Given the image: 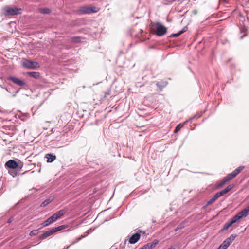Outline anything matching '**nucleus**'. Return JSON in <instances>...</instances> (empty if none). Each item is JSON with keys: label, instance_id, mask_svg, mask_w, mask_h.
<instances>
[{"label": "nucleus", "instance_id": "nucleus-1", "mask_svg": "<svg viewBox=\"0 0 249 249\" xmlns=\"http://www.w3.org/2000/svg\"><path fill=\"white\" fill-rule=\"evenodd\" d=\"M99 9L95 6H82L78 8L77 10L78 13L80 15L90 14L91 13H96L98 12Z\"/></svg>", "mask_w": 249, "mask_h": 249}, {"label": "nucleus", "instance_id": "nucleus-2", "mask_svg": "<svg viewBox=\"0 0 249 249\" xmlns=\"http://www.w3.org/2000/svg\"><path fill=\"white\" fill-rule=\"evenodd\" d=\"M20 11H21V8L7 6L5 8L4 15L6 16L17 15L20 13Z\"/></svg>", "mask_w": 249, "mask_h": 249}, {"label": "nucleus", "instance_id": "nucleus-3", "mask_svg": "<svg viewBox=\"0 0 249 249\" xmlns=\"http://www.w3.org/2000/svg\"><path fill=\"white\" fill-rule=\"evenodd\" d=\"M156 34L157 36H161L167 33V28L160 22L156 23Z\"/></svg>", "mask_w": 249, "mask_h": 249}, {"label": "nucleus", "instance_id": "nucleus-4", "mask_svg": "<svg viewBox=\"0 0 249 249\" xmlns=\"http://www.w3.org/2000/svg\"><path fill=\"white\" fill-rule=\"evenodd\" d=\"M22 66L27 69H35L39 67L38 62L29 60H25L22 63Z\"/></svg>", "mask_w": 249, "mask_h": 249}, {"label": "nucleus", "instance_id": "nucleus-5", "mask_svg": "<svg viewBox=\"0 0 249 249\" xmlns=\"http://www.w3.org/2000/svg\"><path fill=\"white\" fill-rule=\"evenodd\" d=\"M7 79L20 86H24L26 85V83L24 81L14 76H9L8 77Z\"/></svg>", "mask_w": 249, "mask_h": 249}, {"label": "nucleus", "instance_id": "nucleus-6", "mask_svg": "<svg viewBox=\"0 0 249 249\" xmlns=\"http://www.w3.org/2000/svg\"><path fill=\"white\" fill-rule=\"evenodd\" d=\"M5 166L11 169H15L18 167V164L15 160H10L6 162Z\"/></svg>", "mask_w": 249, "mask_h": 249}, {"label": "nucleus", "instance_id": "nucleus-7", "mask_svg": "<svg viewBox=\"0 0 249 249\" xmlns=\"http://www.w3.org/2000/svg\"><path fill=\"white\" fill-rule=\"evenodd\" d=\"M53 234V232L52 229L50 230L46 231L40 235L39 236V239L40 240H43L46 239V238L51 236Z\"/></svg>", "mask_w": 249, "mask_h": 249}, {"label": "nucleus", "instance_id": "nucleus-8", "mask_svg": "<svg viewBox=\"0 0 249 249\" xmlns=\"http://www.w3.org/2000/svg\"><path fill=\"white\" fill-rule=\"evenodd\" d=\"M141 235L138 233L134 234L129 239V242L131 244H135L140 238Z\"/></svg>", "mask_w": 249, "mask_h": 249}, {"label": "nucleus", "instance_id": "nucleus-9", "mask_svg": "<svg viewBox=\"0 0 249 249\" xmlns=\"http://www.w3.org/2000/svg\"><path fill=\"white\" fill-rule=\"evenodd\" d=\"M66 213V211L64 209L60 210L55 213L53 215L55 217L56 220L60 218L62 216H63Z\"/></svg>", "mask_w": 249, "mask_h": 249}, {"label": "nucleus", "instance_id": "nucleus-10", "mask_svg": "<svg viewBox=\"0 0 249 249\" xmlns=\"http://www.w3.org/2000/svg\"><path fill=\"white\" fill-rule=\"evenodd\" d=\"M45 158L47 159V162L48 163H51L53 162L56 159V156L53 154H47L45 155Z\"/></svg>", "mask_w": 249, "mask_h": 249}, {"label": "nucleus", "instance_id": "nucleus-11", "mask_svg": "<svg viewBox=\"0 0 249 249\" xmlns=\"http://www.w3.org/2000/svg\"><path fill=\"white\" fill-rule=\"evenodd\" d=\"M238 213L242 218L247 216L249 214V206Z\"/></svg>", "mask_w": 249, "mask_h": 249}, {"label": "nucleus", "instance_id": "nucleus-12", "mask_svg": "<svg viewBox=\"0 0 249 249\" xmlns=\"http://www.w3.org/2000/svg\"><path fill=\"white\" fill-rule=\"evenodd\" d=\"M242 218L241 217L239 213H238L236 215L233 216L231 221H229L231 225L237 222L238 220H240Z\"/></svg>", "mask_w": 249, "mask_h": 249}, {"label": "nucleus", "instance_id": "nucleus-13", "mask_svg": "<svg viewBox=\"0 0 249 249\" xmlns=\"http://www.w3.org/2000/svg\"><path fill=\"white\" fill-rule=\"evenodd\" d=\"M233 187V184H230L227 187H226L224 189L221 190L220 191V192L221 194V195L223 196L224 194L228 193L229 191H230L231 190Z\"/></svg>", "mask_w": 249, "mask_h": 249}, {"label": "nucleus", "instance_id": "nucleus-14", "mask_svg": "<svg viewBox=\"0 0 249 249\" xmlns=\"http://www.w3.org/2000/svg\"><path fill=\"white\" fill-rule=\"evenodd\" d=\"M233 187V184H230L227 187H226L224 189L221 190L220 191V192L221 194V195L223 196L224 194L228 193L229 191H230L231 190Z\"/></svg>", "mask_w": 249, "mask_h": 249}, {"label": "nucleus", "instance_id": "nucleus-15", "mask_svg": "<svg viewBox=\"0 0 249 249\" xmlns=\"http://www.w3.org/2000/svg\"><path fill=\"white\" fill-rule=\"evenodd\" d=\"M38 11L42 14H49L51 13V10L48 8H40L38 9Z\"/></svg>", "mask_w": 249, "mask_h": 249}, {"label": "nucleus", "instance_id": "nucleus-16", "mask_svg": "<svg viewBox=\"0 0 249 249\" xmlns=\"http://www.w3.org/2000/svg\"><path fill=\"white\" fill-rule=\"evenodd\" d=\"M27 74L36 79H38L40 77V73L38 72H28Z\"/></svg>", "mask_w": 249, "mask_h": 249}, {"label": "nucleus", "instance_id": "nucleus-17", "mask_svg": "<svg viewBox=\"0 0 249 249\" xmlns=\"http://www.w3.org/2000/svg\"><path fill=\"white\" fill-rule=\"evenodd\" d=\"M53 200V198L52 197H49V198L46 199L44 200L41 204V207H45L48 204H49L50 203H51Z\"/></svg>", "mask_w": 249, "mask_h": 249}, {"label": "nucleus", "instance_id": "nucleus-18", "mask_svg": "<svg viewBox=\"0 0 249 249\" xmlns=\"http://www.w3.org/2000/svg\"><path fill=\"white\" fill-rule=\"evenodd\" d=\"M228 181L227 180L226 178L224 177L223 179L221 180L217 185V188H221L223 187L226 183H227Z\"/></svg>", "mask_w": 249, "mask_h": 249}, {"label": "nucleus", "instance_id": "nucleus-19", "mask_svg": "<svg viewBox=\"0 0 249 249\" xmlns=\"http://www.w3.org/2000/svg\"><path fill=\"white\" fill-rule=\"evenodd\" d=\"M244 168L243 166H239L237 169L234 170L232 173L236 177Z\"/></svg>", "mask_w": 249, "mask_h": 249}, {"label": "nucleus", "instance_id": "nucleus-20", "mask_svg": "<svg viewBox=\"0 0 249 249\" xmlns=\"http://www.w3.org/2000/svg\"><path fill=\"white\" fill-rule=\"evenodd\" d=\"M65 226L64 225H61L57 227L53 228L52 229V230L53 232V233H54L58 231L62 230L63 229H64L65 228Z\"/></svg>", "mask_w": 249, "mask_h": 249}, {"label": "nucleus", "instance_id": "nucleus-21", "mask_svg": "<svg viewBox=\"0 0 249 249\" xmlns=\"http://www.w3.org/2000/svg\"><path fill=\"white\" fill-rule=\"evenodd\" d=\"M155 245L156 243L154 244L153 243H148L146 245H144L143 247L145 249H151L153 247H155Z\"/></svg>", "mask_w": 249, "mask_h": 249}, {"label": "nucleus", "instance_id": "nucleus-22", "mask_svg": "<svg viewBox=\"0 0 249 249\" xmlns=\"http://www.w3.org/2000/svg\"><path fill=\"white\" fill-rule=\"evenodd\" d=\"M216 199L215 198V197L213 196L210 200H209L207 202L205 205L204 206L205 207H207L208 206L211 205L213 203Z\"/></svg>", "mask_w": 249, "mask_h": 249}, {"label": "nucleus", "instance_id": "nucleus-23", "mask_svg": "<svg viewBox=\"0 0 249 249\" xmlns=\"http://www.w3.org/2000/svg\"><path fill=\"white\" fill-rule=\"evenodd\" d=\"M234 177H235V176L232 173L229 174L227 176L225 177L228 181L231 180Z\"/></svg>", "mask_w": 249, "mask_h": 249}, {"label": "nucleus", "instance_id": "nucleus-24", "mask_svg": "<svg viewBox=\"0 0 249 249\" xmlns=\"http://www.w3.org/2000/svg\"><path fill=\"white\" fill-rule=\"evenodd\" d=\"M71 41L73 42L78 43L81 41V38L79 36H73L71 38Z\"/></svg>", "mask_w": 249, "mask_h": 249}, {"label": "nucleus", "instance_id": "nucleus-25", "mask_svg": "<svg viewBox=\"0 0 249 249\" xmlns=\"http://www.w3.org/2000/svg\"><path fill=\"white\" fill-rule=\"evenodd\" d=\"M38 230H39L38 229H36V230H34L30 232L29 235L31 236H33L37 235L38 233Z\"/></svg>", "mask_w": 249, "mask_h": 249}, {"label": "nucleus", "instance_id": "nucleus-26", "mask_svg": "<svg viewBox=\"0 0 249 249\" xmlns=\"http://www.w3.org/2000/svg\"><path fill=\"white\" fill-rule=\"evenodd\" d=\"M14 169H11L10 170H9L8 172L13 177H15L17 175L18 172L15 170Z\"/></svg>", "mask_w": 249, "mask_h": 249}, {"label": "nucleus", "instance_id": "nucleus-27", "mask_svg": "<svg viewBox=\"0 0 249 249\" xmlns=\"http://www.w3.org/2000/svg\"><path fill=\"white\" fill-rule=\"evenodd\" d=\"M156 85L159 88H162L167 85V82H163V84H162L161 82H158L157 83Z\"/></svg>", "mask_w": 249, "mask_h": 249}, {"label": "nucleus", "instance_id": "nucleus-28", "mask_svg": "<svg viewBox=\"0 0 249 249\" xmlns=\"http://www.w3.org/2000/svg\"><path fill=\"white\" fill-rule=\"evenodd\" d=\"M230 244H229L225 240H224L223 243L220 245L222 248H224V249H226L229 246Z\"/></svg>", "mask_w": 249, "mask_h": 249}, {"label": "nucleus", "instance_id": "nucleus-29", "mask_svg": "<svg viewBox=\"0 0 249 249\" xmlns=\"http://www.w3.org/2000/svg\"><path fill=\"white\" fill-rule=\"evenodd\" d=\"M231 226H232L231 223L228 222H227L224 225V226H223V230H227L230 227H231Z\"/></svg>", "mask_w": 249, "mask_h": 249}, {"label": "nucleus", "instance_id": "nucleus-30", "mask_svg": "<svg viewBox=\"0 0 249 249\" xmlns=\"http://www.w3.org/2000/svg\"><path fill=\"white\" fill-rule=\"evenodd\" d=\"M51 223H50V222L49 221V220L47 219V220H46L45 221H44L42 224H41V226L42 227H46L49 225H50Z\"/></svg>", "mask_w": 249, "mask_h": 249}, {"label": "nucleus", "instance_id": "nucleus-31", "mask_svg": "<svg viewBox=\"0 0 249 249\" xmlns=\"http://www.w3.org/2000/svg\"><path fill=\"white\" fill-rule=\"evenodd\" d=\"M184 227L183 223H180L175 229V231H177L178 230L182 229Z\"/></svg>", "mask_w": 249, "mask_h": 249}, {"label": "nucleus", "instance_id": "nucleus-32", "mask_svg": "<svg viewBox=\"0 0 249 249\" xmlns=\"http://www.w3.org/2000/svg\"><path fill=\"white\" fill-rule=\"evenodd\" d=\"M182 126H183V125H181L180 124L178 125L176 127V128L174 131V133H177L180 129V128L182 127Z\"/></svg>", "mask_w": 249, "mask_h": 249}, {"label": "nucleus", "instance_id": "nucleus-33", "mask_svg": "<svg viewBox=\"0 0 249 249\" xmlns=\"http://www.w3.org/2000/svg\"><path fill=\"white\" fill-rule=\"evenodd\" d=\"M181 35V32H178L177 33L173 34L171 35V37H178Z\"/></svg>", "mask_w": 249, "mask_h": 249}, {"label": "nucleus", "instance_id": "nucleus-34", "mask_svg": "<svg viewBox=\"0 0 249 249\" xmlns=\"http://www.w3.org/2000/svg\"><path fill=\"white\" fill-rule=\"evenodd\" d=\"M236 237V235L234 234L231 235L229 238L230 239L231 241L232 242V241L234 240Z\"/></svg>", "mask_w": 249, "mask_h": 249}, {"label": "nucleus", "instance_id": "nucleus-35", "mask_svg": "<svg viewBox=\"0 0 249 249\" xmlns=\"http://www.w3.org/2000/svg\"><path fill=\"white\" fill-rule=\"evenodd\" d=\"M82 237V236H81V237L76 238L75 241L74 242H73L71 245H73L74 244L79 242L81 240Z\"/></svg>", "mask_w": 249, "mask_h": 249}, {"label": "nucleus", "instance_id": "nucleus-36", "mask_svg": "<svg viewBox=\"0 0 249 249\" xmlns=\"http://www.w3.org/2000/svg\"><path fill=\"white\" fill-rule=\"evenodd\" d=\"M48 219L49 220V221L50 222V223H51V224H52V223L54 222L53 220V219L51 217V216H50L49 218H48Z\"/></svg>", "mask_w": 249, "mask_h": 249}, {"label": "nucleus", "instance_id": "nucleus-37", "mask_svg": "<svg viewBox=\"0 0 249 249\" xmlns=\"http://www.w3.org/2000/svg\"><path fill=\"white\" fill-rule=\"evenodd\" d=\"M48 219L49 220V221L50 222V223H51V224H52V223L54 222L53 220V219L51 217V216H50L49 218H48Z\"/></svg>", "mask_w": 249, "mask_h": 249}, {"label": "nucleus", "instance_id": "nucleus-38", "mask_svg": "<svg viewBox=\"0 0 249 249\" xmlns=\"http://www.w3.org/2000/svg\"><path fill=\"white\" fill-rule=\"evenodd\" d=\"M225 241H226L229 244H231L232 242L231 241L229 238H227L226 240H225Z\"/></svg>", "mask_w": 249, "mask_h": 249}, {"label": "nucleus", "instance_id": "nucleus-39", "mask_svg": "<svg viewBox=\"0 0 249 249\" xmlns=\"http://www.w3.org/2000/svg\"><path fill=\"white\" fill-rule=\"evenodd\" d=\"M213 196L215 197V198L216 199H217L219 197V195H218V193H216V194Z\"/></svg>", "mask_w": 249, "mask_h": 249}, {"label": "nucleus", "instance_id": "nucleus-40", "mask_svg": "<svg viewBox=\"0 0 249 249\" xmlns=\"http://www.w3.org/2000/svg\"><path fill=\"white\" fill-rule=\"evenodd\" d=\"M187 27H184L180 32H181V34L184 33L186 31Z\"/></svg>", "mask_w": 249, "mask_h": 249}, {"label": "nucleus", "instance_id": "nucleus-41", "mask_svg": "<svg viewBox=\"0 0 249 249\" xmlns=\"http://www.w3.org/2000/svg\"><path fill=\"white\" fill-rule=\"evenodd\" d=\"M13 221V218L12 217L10 218L8 221L7 223L8 224L11 223Z\"/></svg>", "mask_w": 249, "mask_h": 249}, {"label": "nucleus", "instance_id": "nucleus-42", "mask_svg": "<svg viewBox=\"0 0 249 249\" xmlns=\"http://www.w3.org/2000/svg\"><path fill=\"white\" fill-rule=\"evenodd\" d=\"M19 90H17L15 93H14L13 95H12V96L13 97H15L16 96V94L19 92Z\"/></svg>", "mask_w": 249, "mask_h": 249}, {"label": "nucleus", "instance_id": "nucleus-43", "mask_svg": "<svg viewBox=\"0 0 249 249\" xmlns=\"http://www.w3.org/2000/svg\"><path fill=\"white\" fill-rule=\"evenodd\" d=\"M51 217L52 218L53 220V222H55L57 220L53 214L51 216Z\"/></svg>", "mask_w": 249, "mask_h": 249}, {"label": "nucleus", "instance_id": "nucleus-44", "mask_svg": "<svg viewBox=\"0 0 249 249\" xmlns=\"http://www.w3.org/2000/svg\"><path fill=\"white\" fill-rule=\"evenodd\" d=\"M1 88H2L4 89H5L7 92H9L8 89L7 88H5V87H2V86H1Z\"/></svg>", "mask_w": 249, "mask_h": 249}, {"label": "nucleus", "instance_id": "nucleus-45", "mask_svg": "<svg viewBox=\"0 0 249 249\" xmlns=\"http://www.w3.org/2000/svg\"><path fill=\"white\" fill-rule=\"evenodd\" d=\"M217 193H218V195H219V197H220V196H222L221 195V193H220V192H217Z\"/></svg>", "mask_w": 249, "mask_h": 249}, {"label": "nucleus", "instance_id": "nucleus-46", "mask_svg": "<svg viewBox=\"0 0 249 249\" xmlns=\"http://www.w3.org/2000/svg\"><path fill=\"white\" fill-rule=\"evenodd\" d=\"M139 249H144V248L143 247H142V248H140Z\"/></svg>", "mask_w": 249, "mask_h": 249}, {"label": "nucleus", "instance_id": "nucleus-47", "mask_svg": "<svg viewBox=\"0 0 249 249\" xmlns=\"http://www.w3.org/2000/svg\"><path fill=\"white\" fill-rule=\"evenodd\" d=\"M168 249H175L174 248L171 247L170 248H169Z\"/></svg>", "mask_w": 249, "mask_h": 249}, {"label": "nucleus", "instance_id": "nucleus-48", "mask_svg": "<svg viewBox=\"0 0 249 249\" xmlns=\"http://www.w3.org/2000/svg\"><path fill=\"white\" fill-rule=\"evenodd\" d=\"M243 37H244V36H241V37H240V39H242Z\"/></svg>", "mask_w": 249, "mask_h": 249}]
</instances>
